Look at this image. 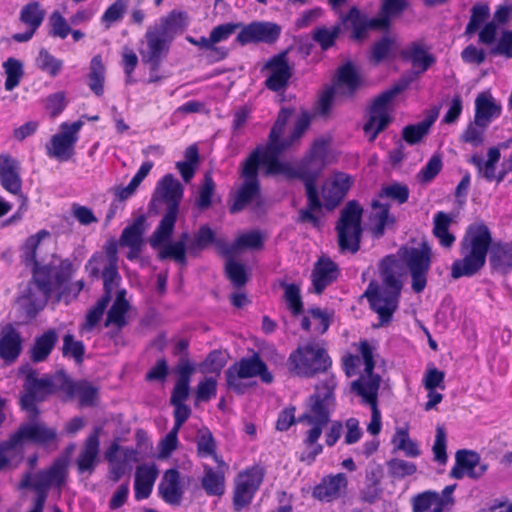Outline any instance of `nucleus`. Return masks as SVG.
<instances>
[{
  "instance_id": "f704fd0d",
  "label": "nucleus",
  "mask_w": 512,
  "mask_h": 512,
  "mask_svg": "<svg viewBox=\"0 0 512 512\" xmlns=\"http://www.w3.org/2000/svg\"><path fill=\"white\" fill-rule=\"evenodd\" d=\"M157 476L158 470L154 464H143L137 467L134 483L136 500L146 499L150 496Z\"/></svg>"
},
{
  "instance_id": "cd10ccee",
  "label": "nucleus",
  "mask_w": 512,
  "mask_h": 512,
  "mask_svg": "<svg viewBox=\"0 0 512 512\" xmlns=\"http://www.w3.org/2000/svg\"><path fill=\"white\" fill-rule=\"evenodd\" d=\"M403 60L411 62L414 68L419 70L410 71L409 73H417V78L420 74L424 73L436 61L435 57L428 53L424 40H417L411 42L400 53Z\"/></svg>"
},
{
  "instance_id": "39448f33",
  "label": "nucleus",
  "mask_w": 512,
  "mask_h": 512,
  "mask_svg": "<svg viewBox=\"0 0 512 512\" xmlns=\"http://www.w3.org/2000/svg\"><path fill=\"white\" fill-rule=\"evenodd\" d=\"M416 79L417 73H406L395 85L374 98L369 107V117L363 127L365 133L369 134L370 142H373L392 121V117L387 112L389 103Z\"/></svg>"
},
{
  "instance_id": "6e6552de",
  "label": "nucleus",
  "mask_w": 512,
  "mask_h": 512,
  "mask_svg": "<svg viewBox=\"0 0 512 512\" xmlns=\"http://www.w3.org/2000/svg\"><path fill=\"white\" fill-rule=\"evenodd\" d=\"M362 213V207L355 200L349 201L341 210L335 226L341 253L350 252L355 254L359 251L363 233L361 226Z\"/></svg>"
},
{
  "instance_id": "ddd939ff",
  "label": "nucleus",
  "mask_w": 512,
  "mask_h": 512,
  "mask_svg": "<svg viewBox=\"0 0 512 512\" xmlns=\"http://www.w3.org/2000/svg\"><path fill=\"white\" fill-rule=\"evenodd\" d=\"M227 385L235 391L242 393L239 379L260 377L261 381L270 384L274 377L268 370L267 364L261 359L259 353L253 352L251 357H244L231 365L225 372Z\"/></svg>"
},
{
  "instance_id": "4be33fe9",
  "label": "nucleus",
  "mask_w": 512,
  "mask_h": 512,
  "mask_svg": "<svg viewBox=\"0 0 512 512\" xmlns=\"http://www.w3.org/2000/svg\"><path fill=\"white\" fill-rule=\"evenodd\" d=\"M147 229L148 225L144 215H139L123 229L119 238V246L129 248L126 255L128 260L133 261L139 258L145 243L144 235Z\"/></svg>"
},
{
  "instance_id": "7ed1b4c3",
  "label": "nucleus",
  "mask_w": 512,
  "mask_h": 512,
  "mask_svg": "<svg viewBox=\"0 0 512 512\" xmlns=\"http://www.w3.org/2000/svg\"><path fill=\"white\" fill-rule=\"evenodd\" d=\"M294 113L292 108L283 107L280 109L275 123L273 124L268 142L265 145H258L253 151H259L258 156L263 157L272 168H280V156L287 149L293 146L304 134L310 125V116L304 112L295 122L294 128L290 135L281 139L286 124Z\"/></svg>"
},
{
  "instance_id": "a19ab883",
  "label": "nucleus",
  "mask_w": 512,
  "mask_h": 512,
  "mask_svg": "<svg viewBox=\"0 0 512 512\" xmlns=\"http://www.w3.org/2000/svg\"><path fill=\"white\" fill-rule=\"evenodd\" d=\"M32 280L33 282L41 287L38 289V303L41 305L47 303L51 292H52V267L48 265L39 266V264L32 268Z\"/></svg>"
},
{
  "instance_id": "69168bd1",
  "label": "nucleus",
  "mask_w": 512,
  "mask_h": 512,
  "mask_svg": "<svg viewBox=\"0 0 512 512\" xmlns=\"http://www.w3.org/2000/svg\"><path fill=\"white\" fill-rule=\"evenodd\" d=\"M104 293L101 297L111 301L113 290L119 286L121 276L118 272V266H105L102 270Z\"/></svg>"
},
{
  "instance_id": "72a5a7b5",
  "label": "nucleus",
  "mask_w": 512,
  "mask_h": 512,
  "mask_svg": "<svg viewBox=\"0 0 512 512\" xmlns=\"http://www.w3.org/2000/svg\"><path fill=\"white\" fill-rule=\"evenodd\" d=\"M21 336L12 324L5 325L0 334V357L5 361H15L21 353Z\"/></svg>"
},
{
  "instance_id": "aec40b11",
  "label": "nucleus",
  "mask_w": 512,
  "mask_h": 512,
  "mask_svg": "<svg viewBox=\"0 0 512 512\" xmlns=\"http://www.w3.org/2000/svg\"><path fill=\"white\" fill-rule=\"evenodd\" d=\"M183 186L172 174H166L158 186L149 203V210L158 213L157 204L165 203L166 210L179 212V204L183 198Z\"/></svg>"
},
{
  "instance_id": "bb28decb",
  "label": "nucleus",
  "mask_w": 512,
  "mask_h": 512,
  "mask_svg": "<svg viewBox=\"0 0 512 512\" xmlns=\"http://www.w3.org/2000/svg\"><path fill=\"white\" fill-rule=\"evenodd\" d=\"M302 182L305 186L307 204L305 208L299 210L296 222L301 224L310 223L313 227L318 228L320 227V218L315 212L322 210V202L319 198L316 182H313L311 178Z\"/></svg>"
},
{
  "instance_id": "a878e982",
  "label": "nucleus",
  "mask_w": 512,
  "mask_h": 512,
  "mask_svg": "<svg viewBox=\"0 0 512 512\" xmlns=\"http://www.w3.org/2000/svg\"><path fill=\"white\" fill-rule=\"evenodd\" d=\"M364 84L363 77L351 61L345 62L337 69L335 90L339 96L352 99Z\"/></svg>"
},
{
  "instance_id": "a18cd8bd",
  "label": "nucleus",
  "mask_w": 512,
  "mask_h": 512,
  "mask_svg": "<svg viewBox=\"0 0 512 512\" xmlns=\"http://www.w3.org/2000/svg\"><path fill=\"white\" fill-rule=\"evenodd\" d=\"M451 221V217L443 211L436 213L434 216L433 234L439 239L441 246L444 248L452 247L455 242V236L449 232Z\"/></svg>"
},
{
  "instance_id": "dca6fc26",
  "label": "nucleus",
  "mask_w": 512,
  "mask_h": 512,
  "mask_svg": "<svg viewBox=\"0 0 512 512\" xmlns=\"http://www.w3.org/2000/svg\"><path fill=\"white\" fill-rule=\"evenodd\" d=\"M25 393L20 397L19 404L21 409L32 414L34 418L38 417V402H43L49 395H52L51 385L46 377L37 378V371L29 369L24 382Z\"/></svg>"
},
{
  "instance_id": "c85d7f7f",
  "label": "nucleus",
  "mask_w": 512,
  "mask_h": 512,
  "mask_svg": "<svg viewBox=\"0 0 512 512\" xmlns=\"http://www.w3.org/2000/svg\"><path fill=\"white\" fill-rule=\"evenodd\" d=\"M346 487V474L338 473L323 478L321 483L314 487L312 495L320 501L332 502L342 495Z\"/></svg>"
},
{
  "instance_id": "c756f323",
  "label": "nucleus",
  "mask_w": 512,
  "mask_h": 512,
  "mask_svg": "<svg viewBox=\"0 0 512 512\" xmlns=\"http://www.w3.org/2000/svg\"><path fill=\"white\" fill-rule=\"evenodd\" d=\"M17 161L9 155H0V183L9 193L22 195V180Z\"/></svg>"
},
{
  "instance_id": "58836bf2",
  "label": "nucleus",
  "mask_w": 512,
  "mask_h": 512,
  "mask_svg": "<svg viewBox=\"0 0 512 512\" xmlns=\"http://www.w3.org/2000/svg\"><path fill=\"white\" fill-rule=\"evenodd\" d=\"M178 213L179 212L174 211V209L172 211L166 210L157 228L149 239V243L152 248H158L163 242L171 237L177 221Z\"/></svg>"
},
{
  "instance_id": "0e129e2a",
  "label": "nucleus",
  "mask_w": 512,
  "mask_h": 512,
  "mask_svg": "<svg viewBox=\"0 0 512 512\" xmlns=\"http://www.w3.org/2000/svg\"><path fill=\"white\" fill-rule=\"evenodd\" d=\"M225 274L236 288L243 287L248 281L244 265L232 259L225 264Z\"/></svg>"
},
{
  "instance_id": "f03ea898",
  "label": "nucleus",
  "mask_w": 512,
  "mask_h": 512,
  "mask_svg": "<svg viewBox=\"0 0 512 512\" xmlns=\"http://www.w3.org/2000/svg\"><path fill=\"white\" fill-rule=\"evenodd\" d=\"M397 261L394 255H387L379 262L383 287L371 280L362 297L366 298L371 310L379 316L380 325L389 323L398 308L402 282L396 275Z\"/></svg>"
},
{
  "instance_id": "393cba45",
  "label": "nucleus",
  "mask_w": 512,
  "mask_h": 512,
  "mask_svg": "<svg viewBox=\"0 0 512 512\" xmlns=\"http://www.w3.org/2000/svg\"><path fill=\"white\" fill-rule=\"evenodd\" d=\"M101 432L102 427H94L93 431L85 439L83 447L76 459L79 474L88 473L91 475L94 472L99 462Z\"/></svg>"
},
{
  "instance_id": "3c124183",
  "label": "nucleus",
  "mask_w": 512,
  "mask_h": 512,
  "mask_svg": "<svg viewBox=\"0 0 512 512\" xmlns=\"http://www.w3.org/2000/svg\"><path fill=\"white\" fill-rule=\"evenodd\" d=\"M61 351L63 357L72 358L77 365H81L84 361L85 345L81 340H76L71 333L63 336Z\"/></svg>"
},
{
  "instance_id": "2eb2a0df",
  "label": "nucleus",
  "mask_w": 512,
  "mask_h": 512,
  "mask_svg": "<svg viewBox=\"0 0 512 512\" xmlns=\"http://www.w3.org/2000/svg\"><path fill=\"white\" fill-rule=\"evenodd\" d=\"M265 476L264 468L253 466L238 474L233 492V509L242 511L249 506L260 488Z\"/></svg>"
},
{
  "instance_id": "1a4fd4ad",
  "label": "nucleus",
  "mask_w": 512,
  "mask_h": 512,
  "mask_svg": "<svg viewBox=\"0 0 512 512\" xmlns=\"http://www.w3.org/2000/svg\"><path fill=\"white\" fill-rule=\"evenodd\" d=\"M326 148V140L317 139L314 141L309 155L297 169L291 167L288 163L280 161V168L271 169L270 164L268 165L266 176L283 174L288 178H298L301 181H308V179L311 178L313 179V182H316L325 167L327 154Z\"/></svg>"
},
{
  "instance_id": "2f4dec72",
  "label": "nucleus",
  "mask_w": 512,
  "mask_h": 512,
  "mask_svg": "<svg viewBox=\"0 0 512 512\" xmlns=\"http://www.w3.org/2000/svg\"><path fill=\"white\" fill-rule=\"evenodd\" d=\"M162 499L173 506L180 505L183 497V489L180 483V472L171 468L165 471L162 481L158 486Z\"/></svg>"
},
{
  "instance_id": "473e14b6",
  "label": "nucleus",
  "mask_w": 512,
  "mask_h": 512,
  "mask_svg": "<svg viewBox=\"0 0 512 512\" xmlns=\"http://www.w3.org/2000/svg\"><path fill=\"white\" fill-rule=\"evenodd\" d=\"M338 273V266L330 258H319L312 271L315 293L321 294L328 285L337 279Z\"/></svg>"
},
{
  "instance_id": "6e6d98bb",
  "label": "nucleus",
  "mask_w": 512,
  "mask_h": 512,
  "mask_svg": "<svg viewBox=\"0 0 512 512\" xmlns=\"http://www.w3.org/2000/svg\"><path fill=\"white\" fill-rule=\"evenodd\" d=\"M3 68L6 74L5 89L12 91L19 85L23 77V63L18 59L10 57L3 63Z\"/></svg>"
},
{
  "instance_id": "338daca9",
  "label": "nucleus",
  "mask_w": 512,
  "mask_h": 512,
  "mask_svg": "<svg viewBox=\"0 0 512 512\" xmlns=\"http://www.w3.org/2000/svg\"><path fill=\"white\" fill-rule=\"evenodd\" d=\"M393 45V38L387 35L383 36L372 45L369 56L370 61L373 64H379L383 62L389 55Z\"/></svg>"
},
{
  "instance_id": "49530a36",
  "label": "nucleus",
  "mask_w": 512,
  "mask_h": 512,
  "mask_svg": "<svg viewBox=\"0 0 512 512\" xmlns=\"http://www.w3.org/2000/svg\"><path fill=\"white\" fill-rule=\"evenodd\" d=\"M342 27L341 24H336L331 28H328L324 25L316 27L312 33L311 37L315 43H317L321 50L327 51L330 48L334 47L337 39L340 36Z\"/></svg>"
},
{
  "instance_id": "09e8293b",
  "label": "nucleus",
  "mask_w": 512,
  "mask_h": 512,
  "mask_svg": "<svg viewBox=\"0 0 512 512\" xmlns=\"http://www.w3.org/2000/svg\"><path fill=\"white\" fill-rule=\"evenodd\" d=\"M204 470L205 474L201 481L203 489L208 495L221 496L225 490L224 474L214 471L209 466H205Z\"/></svg>"
},
{
  "instance_id": "20e7f679",
  "label": "nucleus",
  "mask_w": 512,
  "mask_h": 512,
  "mask_svg": "<svg viewBox=\"0 0 512 512\" xmlns=\"http://www.w3.org/2000/svg\"><path fill=\"white\" fill-rule=\"evenodd\" d=\"M258 152L252 151L240 165L239 174L243 183L233 195V202L229 207L231 214L243 211L260 197L259 169L264 166V175H266L269 164L263 157L258 156Z\"/></svg>"
},
{
  "instance_id": "9b49d317",
  "label": "nucleus",
  "mask_w": 512,
  "mask_h": 512,
  "mask_svg": "<svg viewBox=\"0 0 512 512\" xmlns=\"http://www.w3.org/2000/svg\"><path fill=\"white\" fill-rule=\"evenodd\" d=\"M30 420L20 424L18 429L9 437L8 448H16L23 443H31L37 446L48 447L58 440V432L54 427H49L45 422L34 418L29 414Z\"/></svg>"
},
{
  "instance_id": "864d4df0",
  "label": "nucleus",
  "mask_w": 512,
  "mask_h": 512,
  "mask_svg": "<svg viewBox=\"0 0 512 512\" xmlns=\"http://www.w3.org/2000/svg\"><path fill=\"white\" fill-rule=\"evenodd\" d=\"M45 17V11L39 2L33 1L25 5L20 12V21L29 28L37 30Z\"/></svg>"
},
{
  "instance_id": "f8f14e48",
  "label": "nucleus",
  "mask_w": 512,
  "mask_h": 512,
  "mask_svg": "<svg viewBox=\"0 0 512 512\" xmlns=\"http://www.w3.org/2000/svg\"><path fill=\"white\" fill-rule=\"evenodd\" d=\"M66 477V462L55 461L48 469L41 470L33 477L30 471L22 475L17 488L19 490L33 489L36 492L35 499L46 502L48 491L53 484L61 486Z\"/></svg>"
},
{
  "instance_id": "de8ad7c7",
  "label": "nucleus",
  "mask_w": 512,
  "mask_h": 512,
  "mask_svg": "<svg viewBox=\"0 0 512 512\" xmlns=\"http://www.w3.org/2000/svg\"><path fill=\"white\" fill-rule=\"evenodd\" d=\"M413 512H427L429 509L440 506L445 507V498H440L436 491L427 490L415 495L411 499Z\"/></svg>"
},
{
  "instance_id": "412c9836",
  "label": "nucleus",
  "mask_w": 512,
  "mask_h": 512,
  "mask_svg": "<svg viewBox=\"0 0 512 512\" xmlns=\"http://www.w3.org/2000/svg\"><path fill=\"white\" fill-rule=\"evenodd\" d=\"M145 39L147 48L140 51L142 61L149 65L151 72H156L162 61L167 57L172 41L152 27L147 29Z\"/></svg>"
},
{
  "instance_id": "bf43d9fd",
  "label": "nucleus",
  "mask_w": 512,
  "mask_h": 512,
  "mask_svg": "<svg viewBox=\"0 0 512 512\" xmlns=\"http://www.w3.org/2000/svg\"><path fill=\"white\" fill-rule=\"evenodd\" d=\"M490 15L489 5L485 2L476 3L471 8V16L465 28L466 35L474 34Z\"/></svg>"
},
{
  "instance_id": "9d476101",
  "label": "nucleus",
  "mask_w": 512,
  "mask_h": 512,
  "mask_svg": "<svg viewBox=\"0 0 512 512\" xmlns=\"http://www.w3.org/2000/svg\"><path fill=\"white\" fill-rule=\"evenodd\" d=\"M195 371L188 359H181L176 367L177 381L173 387L170 405L174 407V428L179 429L191 415V408L184 402L190 395L191 375Z\"/></svg>"
},
{
  "instance_id": "37998d69",
  "label": "nucleus",
  "mask_w": 512,
  "mask_h": 512,
  "mask_svg": "<svg viewBox=\"0 0 512 512\" xmlns=\"http://www.w3.org/2000/svg\"><path fill=\"white\" fill-rule=\"evenodd\" d=\"M372 207L375 210L373 218L376 224L372 228V234L376 238H380L384 235L385 229L392 227L395 223L394 216L390 215V205L380 203L379 201H373Z\"/></svg>"
},
{
  "instance_id": "c9c22d12",
  "label": "nucleus",
  "mask_w": 512,
  "mask_h": 512,
  "mask_svg": "<svg viewBox=\"0 0 512 512\" xmlns=\"http://www.w3.org/2000/svg\"><path fill=\"white\" fill-rule=\"evenodd\" d=\"M501 110V106L495 103L491 95L482 92L475 100V122L479 126H488L492 118L500 115Z\"/></svg>"
},
{
  "instance_id": "4468645a",
  "label": "nucleus",
  "mask_w": 512,
  "mask_h": 512,
  "mask_svg": "<svg viewBox=\"0 0 512 512\" xmlns=\"http://www.w3.org/2000/svg\"><path fill=\"white\" fill-rule=\"evenodd\" d=\"M402 255L411 276V288L419 294L427 285V274L431 265V248L427 242H422L419 248L402 247Z\"/></svg>"
},
{
  "instance_id": "c03bdc74",
  "label": "nucleus",
  "mask_w": 512,
  "mask_h": 512,
  "mask_svg": "<svg viewBox=\"0 0 512 512\" xmlns=\"http://www.w3.org/2000/svg\"><path fill=\"white\" fill-rule=\"evenodd\" d=\"M106 68L103 64L102 57L95 55L90 62V71L88 74V86L91 91L98 97L104 93Z\"/></svg>"
},
{
  "instance_id": "603ef678",
  "label": "nucleus",
  "mask_w": 512,
  "mask_h": 512,
  "mask_svg": "<svg viewBox=\"0 0 512 512\" xmlns=\"http://www.w3.org/2000/svg\"><path fill=\"white\" fill-rule=\"evenodd\" d=\"M216 184L213 180L212 173L207 171L204 174L202 183L198 190V196L195 204L200 210H207L212 205V196L214 195Z\"/></svg>"
},
{
  "instance_id": "ea45409f",
  "label": "nucleus",
  "mask_w": 512,
  "mask_h": 512,
  "mask_svg": "<svg viewBox=\"0 0 512 512\" xmlns=\"http://www.w3.org/2000/svg\"><path fill=\"white\" fill-rule=\"evenodd\" d=\"M438 117V112H432L424 120L410 124L403 128L402 139L410 145H415L429 133V130Z\"/></svg>"
},
{
  "instance_id": "13d9d810",
  "label": "nucleus",
  "mask_w": 512,
  "mask_h": 512,
  "mask_svg": "<svg viewBox=\"0 0 512 512\" xmlns=\"http://www.w3.org/2000/svg\"><path fill=\"white\" fill-rule=\"evenodd\" d=\"M196 448L197 455L201 458H207L215 454L217 444L212 432L207 427H202L198 430Z\"/></svg>"
},
{
  "instance_id": "6ab92c4d",
  "label": "nucleus",
  "mask_w": 512,
  "mask_h": 512,
  "mask_svg": "<svg viewBox=\"0 0 512 512\" xmlns=\"http://www.w3.org/2000/svg\"><path fill=\"white\" fill-rule=\"evenodd\" d=\"M288 52L286 49L272 56L262 69L269 71L265 86L273 92L285 90L293 75V67L288 62Z\"/></svg>"
},
{
  "instance_id": "5701e85b",
  "label": "nucleus",
  "mask_w": 512,
  "mask_h": 512,
  "mask_svg": "<svg viewBox=\"0 0 512 512\" xmlns=\"http://www.w3.org/2000/svg\"><path fill=\"white\" fill-rule=\"evenodd\" d=\"M351 390L362 397L363 402L371 407V420L367 426V431L376 436L381 431V413L378 409V382L377 379L371 380L367 385H363L361 379L354 380L351 383Z\"/></svg>"
},
{
  "instance_id": "5fc2aeb1",
  "label": "nucleus",
  "mask_w": 512,
  "mask_h": 512,
  "mask_svg": "<svg viewBox=\"0 0 512 512\" xmlns=\"http://www.w3.org/2000/svg\"><path fill=\"white\" fill-rule=\"evenodd\" d=\"M99 389L87 380L76 381L73 387V397H79L81 406H94L98 398Z\"/></svg>"
},
{
  "instance_id": "4d7b16f0",
  "label": "nucleus",
  "mask_w": 512,
  "mask_h": 512,
  "mask_svg": "<svg viewBox=\"0 0 512 512\" xmlns=\"http://www.w3.org/2000/svg\"><path fill=\"white\" fill-rule=\"evenodd\" d=\"M395 450L403 451L408 457H418L420 450L415 441L411 440L407 429L398 428L392 438Z\"/></svg>"
},
{
  "instance_id": "8fccbe9b",
  "label": "nucleus",
  "mask_w": 512,
  "mask_h": 512,
  "mask_svg": "<svg viewBox=\"0 0 512 512\" xmlns=\"http://www.w3.org/2000/svg\"><path fill=\"white\" fill-rule=\"evenodd\" d=\"M186 161H179L176 163V168L181 174L184 182L189 183L193 178L196 170V165L199 162V153L196 145H190L184 152Z\"/></svg>"
},
{
  "instance_id": "423d86ee",
  "label": "nucleus",
  "mask_w": 512,
  "mask_h": 512,
  "mask_svg": "<svg viewBox=\"0 0 512 512\" xmlns=\"http://www.w3.org/2000/svg\"><path fill=\"white\" fill-rule=\"evenodd\" d=\"M331 364L332 361L326 349L316 342L298 346L288 358L290 372L305 378L326 372Z\"/></svg>"
},
{
  "instance_id": "4c0bfd02",
  "label": "nucleus",
  "mask_w": 512,
  "mask_h": 512,
  "mask_svg": "<svg viewBox=\"0 0 512 512\" xmlns=\"http://www.w3.org/2000/svg\"><path fill=\"white\" fill-rule=\"evenodd\" d=\"M126 291L124 289L117 292L116 299L107 313L105 326L115 325L118 329L123 328L126 324V314L130 308L129 302L125 298Z\"/></svg>"
},
{
  "instance_id": "7c9ffc66",
  "label": "nucleus",
  "mask_w": 512,
  "mask_h": 512,
  "mask_svg": "<svg viewBox=\"0 0 512 512\" xmlns=\"http://www.w3.org/2000/svg\"><path fill=\"white\" fill-rule=\"evenodd\" d=\"M189 25V16L184 11L172 10L160 18L159 23L151 26L168 40L173 41L175 36L183 33Z\"/></svg>"
},
{
  "instance_id": "79ce46f5",
  "label": "nucleus",
  "mask_w": 512,
  "mask_h": 512,
  "mask_svg": "<svg viewBox=\"0 0 512 512\" xmlns=\"http://www.w3.org/2000/svg\"><path fill=\"white\" fill-rule=\"evenodd\" d=\"M341 26L350 23L352 27L351 38L356 41H362L370 29L367 22V17L363 15L357 7L350 8L349 12L340 16Z\"/></svg>"
},
{
  "instance_id": "774afa93",
  "label": "nucleus",
  "mask_w": 512,
  "mask_h": 512,
  "mask_svg": "<svg viewBox=\"0 0 512 512\" xmlns=\"http://www.w3.org/2000/svg\"><path fill=\"white\" fill-rule=\"evenodd\" d=\"M490 55L512 58V30H502L496 44L490 49Z\"/></svg>"
},
{
  "instance_id": "f3484780",
  "label": "nucleus",
  "mask_w": 512,
  "mask_h": 512,
  "mask_svg": "<svg viewBox=\"0 0 512 512\" xmlns=\"http://www.w3.org/2000/svg\"><path fill=\"white\" fill-rule=\"evenodd\" d=\"M282 28L279 24L269 21H253L248 24L242 23L235 41L240 46L248 44H274L281 35Z\"/></svg>"
},
{
  "instance_id": "e2e57ef3",
  "label": "nucleus",
  "mask_w": 512,
  "mask_h": 512,
  "mask_svg": "<svg viewBox=\"0 0 512 512\" xmlns=\"http://www.w3.org/2000/svg\"><path fill=\"white\" fill-rule=\"evenodd\" d=\"M186 250L187 248L184 247L183 242L169 243L160 250L158 258L160 260L172 259L184 266L187 263Z\"/></svg>"
},
{
  "instance_id": "680f3d73",
  "label": "nucleus",
  "mask_w": 512,
  "mask_h": 512,
  "mask_svg": "<svg viewBox=\"0 0 512 512\" xmlns=\"http://www.w3.org/2000/svg\"><path fill=\"white\" fill-rule=\"evenodd\" d=\"M51 385V391L54 394L56 391H63L70 398L73 397V387L76 381H73L65 370H58L52 376H45Z\"/></svg>"
},
{
  "instance_id": "052dcab7",
  "label": "nucleus",
  "mask_w": 512,
  "mask_h": 512,
  "mask_svg": "<svg viewBox=\"0 0 512 512\" xmlns=\"http://www.w3.org/2000/svg\"><path fill=\"white\" fill-rule=\"evenodd\" d=\"M214 241V231L210 226L204 224L199 227L188 249L192 254H197L199 251L205 250L209 245L213 244Z\"/></svg>"
},
{
  "instance_id": "a211bd4d",
  "label": "nucleus",
  "mask_w": 512,
  "mask_h": 512,
  "mask_svg": "<svg viewBox=\"0 0 512 512\" xmlns=\"http://www.w3.org/2000/svg\"><path fill=\"white\" fill-rule=\"evenodd\" d=\"M82 125L81 120L70 125L63 123L61 125L63 131L52 136L50 144L47 146V154L61 162L70 160L74 155V146L78 141L77 134Z\"/></svg>"
},
{
  "instance_id": "f257e3e1",
  "label": "nucleus",
  "mask_w": 512,
  "mask_h": 512,
  "mask_svg": "<svg viewBox=\"0 0 512 512\" xmlns=\"http://www.w3.org/2000/svg\"><path fill=\"white\" fill-rule=\"evenodd\" d=\"M460 254L451 265V277H472L486 264L489 255L491 269L507 274L512 270V243L493 242L490 229L483 222L469 225L460 242Z\"/></svg>"
},
{
  "instance_id": "e433bc0d",
  "label": "nucleus",
  "mask_w": 512,
  "mask_h": 512,
  "mask_svg": "<svg viewBox=\"0 0 512 512\" xmlns=\"http://www.w3.org/2000/svg\"><path fill=\"white\" fill-rule=\"evenodd\" d=\"M57 342L58 333L55 329H48L42 335L36 337L30 348V359L32 362L40 363L45 361Z\"/></svg>"
},
{
  "instance_id": "b1692460",
  "label": "nucleus",
  "mask_w": 512,
  "mask_h": 512,
  "mask_svg": "<svg viewBox=\"0 0 512 512\" xmlns=\"http://www.w3.org/2000/svg\"><path fill=\"white\" fill-rule=\"evenodd\" d=\"M487 468V464H480V455L477 452L460 449L455 454V465L449 476L457 480L462 479L464 475L478 479L486 472Z\"/></svg>"
},
{
  "instance_id": "0eeeda50",
  "label": "nucleus",
  "mask_w": 512,
  "mask_h": 512,
  "mask_svg": "<svg viewBox=\"0 0 512 512\" xmlns=\"http://www.w3.org/2000/svg\"><path fill=\"white\" fill-rule=\"evenodd\" d=\"M336 381L330 377L317 385L315 392L308 398V408L318 425L307 431L304 443L313 445L320 438L323 428L330 422L331 411L335 405L334 389Z\"/></svg>"
}]
</instances>
